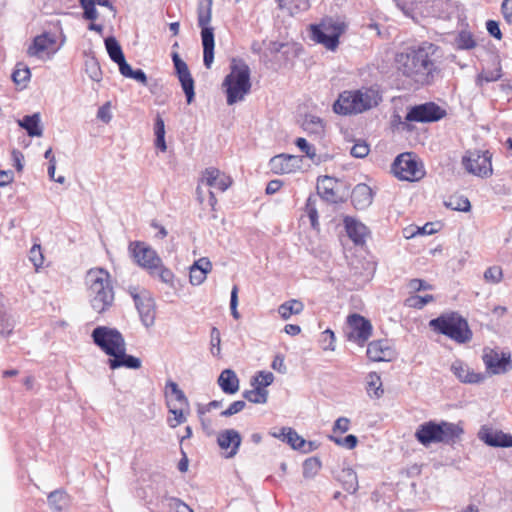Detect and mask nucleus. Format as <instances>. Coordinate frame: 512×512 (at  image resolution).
<instances>
[{
	"label": "nucleus",
	"instance_id": "36",
	"mask_svg": "<svg viewBox=\"0 0 512 512\" xmlns=\"http://www.w3.org/2000/svg\"><path fill=\"white\" fill-rule=\"evenodd\" d=\"M243 397L251 403L264 404L268 399V391L263 387L254 386V389L244 391Z\"/></svg>",
	"mask_w": 512,
	"mask_h": 512
},
{
	"label": "nucleus",
	"instance_id": "45",
	"mask_svg": "<svg viewBox=\"0 0 512 512\" xmlns=\"http://www.w3.org/2000/svg\"><path fill=\"white\" fill-rule=\"evenodd\" d=\"M166 389L169 390L171 395L175 397V400L181 405V406H188L189 401L187 397L185 396L184 392L179 388L178 384L173 381H168L166 383Z\"/></svg>",
	"mask_w": 512,
	"mask_h": 512
},
{
	"label": "nucleus",
	"instance_id": "15",
	"mask_svg": "<svg viewBox=\"0 0 512 512\" xmlns=\"http://www.w3.org/2000/svg\"><path fill=\"white\" fill-rule=\"evenodd\" d=\"M445 115L437 104L428 102L410 108L405 119L409 122H434Z\"/></svg>",
	"mask_w": 512,
	"mask_h": 512
},
{
	"label": "nucleus",
	"instance_id": "56",
	"mask_svg": "<svg viewBox=\"0 0 512 512\" xmlns=\"http://www.w3.org/2000/svg\"><path fill=\"white\" fill-rule=\"evenodd\" d=\"M155 274H158L160 280L163 283L169 284L171 286L173 285L174 274L170 269L165 268L162 263L160 264V268L155 271Z\"/></svg>",
	"mask_w": 512,
	"mask_h": 512
},
{
	"label": "nucleus",
	"instance_id": "61",
	"mask_svg": "<svg viewBox=\"0 0 512 512\" xmlns=\"http://www.w3.org/2000/svg\"><path fill=\"white\" fill-rule=\"evenodd\" d=\"M408 287L413 292L431 289V285L427 284L425 281H423L421 279H412V280H410L409 284H408Z\"/></svg>",
	"mask_w": 512,
	"mask_h": 512
},
{
	"label": "nucleus",
	"instance_id": "8",
	"mask_svg": "<svg viewBox=\"0 0 512 512\" xmlns=\"http://www.w3.org/2000/svg\"><path fill=\"white\" fill-rule=\"evenodd\" d=\"M91 337L94 344L110 357L126 344L124 337L117 329L107 326L96 327Z\"/></svg>",
	"mask_w": 512,
	"mask_h": 512
},
{
	"label": "nucleus",
	"instance_id": "46",
	"mask_svg": "<svg viewBox=\"0 0 512 512\" xmlns=\"http://www.w3.org/2000/svg\"><path fill=\"white\" fill-rule=\"evenodd\" d=\"M368 391L373 390L374 394L377 398L381 397L383 394V389L381 388V378L376 372H372L368 375Z\"/></svg>",
	"mask_w": 512,
	"mask_h": 512
},
{
	"label": "nucleus",
	"instance_id": "63",
	"mask_svg": "<svg viewBox=\"0 0 512 512\" xmlns=\"http://www.w3.org/2000/svg\"><path fill=\"white\" fill-rule=\"evenodd\" d=\"M349 424L350 420L348 418L340 417L335 421L333 430L334 432L339 431L341 433H345L349 430Z\"/></svg>",
	"mask_w": 512,
	"mask_h": 512
},
{
	"label": "nucleus",
	"instance_id": "39",
	"mask_svg": "<svg viewBox=\"0 0 512 512\" xmlns=\"http://www.w3.org/2000/svg\"><path fill=\"white\" fill-rule=\"evenodd\" d=\"M85 71L91 80L100 82L102 80V71L98 60L90 56L85 60Z\"/></svg>",
	"mask_w": 512,
	"mask_h": 512
},
{
	"label": "nucleus",
	"instance_id": "16",
	"mask_svg": "<svg viewBox=\"0 0 512 512\" xmlns=\"http://www.w3.org/2000/svg\"><path fill=\"white\" fill-rule=\"evenodd\" d=\"M135 306L139 312L144 326L151 327L155 321V303L147 291L137 292L136 289L130 290Z\"/></svg>",
	"mask_w": 512,
	"mask_h": 512
},
{
	"label": "nucleus",
	"instance_id": "32",
	"mask_svg": "<svg viewBox=\"0 0 512 512\" xmlns=\"http://www.w3.org/2000/svg\"><path fill=\"white\" fill-rule=\"evenodd\" d=\"M279 6L286 9L291 16L306 12L311 7L310 0H279Z\"/></svg>",
	"mask_w": 512,
	"mask_h": 512
},
{
	"label": "nucleus",
	"instance_id": "44",
	"mask_svg": "<svg viewBox=\"0 0 512 512\" xmlns=\"http://www.w3.org/2000/svg\"><path fill=\"white\" fill-rule=\"evenodd\" d=\"M434 297L432 295L425 296H410L405 300V305L411 308L422 309L425 305L432 302Z\"/></svg>",
	"mask_w": 512,
	"mask_h": 512
},
{
	"label": "nucleus",
	"instance_id": "50",
	"mask_svg": "<svg viewBox=\"0 0 512 512\" xmlns=\"http://www.w3.org/2000/svg\"><path fill=\"white\" fill-rule=\"evenodd\" d=\"M502 276H503L502 269L499 266L489 267L484 272V279L487 282H490L493 284L499 283L502 279Z\"/></svg>",
	"mask_w": 512,
	"mask_h": 512
},
{
	"label": "nucleus",
	"instance_id": "20",
	"mask_svg": "<svg viewBox=\"0 0 512 512\" xmlns=\"http://www.w3.org/2000/svg\"><path fill=\"white\" fill-rule=\"evenodd\" d=\"M299 158L293 155L280 154L269 161L270 170L275 174H288L299 168Z\"/></svg>",
	"mask_w": 512,
	"mask_h": 512
},
{
	"label": "nucleus",
	"instance_id": "28",
	"mask_svg": "<svg viewBox=\"0 0 512 512\" xmlns=\"http://www.w3.org/2000/svg\"><path fill=\"white\" fill-rule=\"evenodd\" d=\"M351 201L356 209H364L372 203V190L366 184H358L352 191Z\"/></svg>",
	"mask_w": 512,
	"mask_h": 512
},
{
	"label": "nucleus",
	"instance_id": "22",
	"mask_svg": "<svg viewBox=\"0 0 512 512\" xmlns=\"http://www.w3.org/2000/svg\"><path fill=\"white\" fill-rule=\"evenodd\" d=\"M451 371L459 379V381L463 383H481L486 378L485 374L475 372L467 364L460 360H456L452 363Z\"/></svg>",
	"mask_w": 512,
	"mask_h": 512
},
{
	"label": "nucleus",
	"instance_id": "7",
	"mask_svg": "<svg viewBox=\"0 0 512 512\" xmlns=\"http://www.w3.org/2000/svg\"><path fill=\"white\" fill-rule=\"evenodd\" d=\"M346 24L340 19L324 18L319 24L310 26L311 39L322 44L326 49L335 51L339 38L346 30Z\"/></svg>",
	"mask_w": 512,
	"mask_h": 512
},
{
	"label": "nucleus",
	"instance_id": "59",
	"mask_svg": "<svg viewBox=\"0 0 512 512\" xmlns=\"http://www.w3.org/2000/svg\"><path fill=\"white\" fill-rule=\"evenodd\" d=\"M97 118L104 123H109L111 121L112 115L110 112V102L105 103L98 109Z\"/></svg>",
	"mask_w": 512,
	"mask_h": 512
},
{
	"label": "nucleus",
	"instance_id": "6",
	"mask_svg": "<svg viewBox=\"0 0 512 512\" xmlns=\"http://www.w3.org/2000/svg\"><path fill=\"white\" fill-rule=\"evenodd\" d=\"M213 0H199L197 7L198 26L201 28L203 46V62L207 69L211 68L214 60V29L209 25L212 18Z\"/></svg>",
	"mask_w": 512,
	"mask_h": 512
},
{
	"label": "nucleus",
	"instance_id": "3",
	"mask_svg": "<svg viewBox=\"0 0 512 512\" xmlns=\"http://www.w3.org/2000/svg\"><path fill=\"white\" fill-rule=\"evenodd\" d=\"M382 98L379 92L373 88H361L342 92L333 105L337 114H360L376 107Z\"/></svg>",
	"mask_w": 512,
	"mask_h": 512
},
{
	"label": "nucleus",
	"instance_id": "13",
	"mask_svg": "<svg viewBox=\"0 0 512 512\" xmlns=\"http://www.w3.org/2000/svg\"><path fill=\"white\" fill-rule=\"evenodd\" d=\"M130 248L138 265L149 270L150 274L154 275L155 271L160 268L162 261L156 251L141 242L131 243Z\"/></svg>",
	"mask_w": 512,
	"mask_h": 512
},
{
	"label": "nucleus",
	"instance_id": "31",
	"mask_svg": "<svg viewBox=\"0 0 512 512\" xmlns=\"http://www.w3.org/2000/svg\"><path fill=\"white\" fill-rule=\"evenodd\" d=\"M273 436L287 442L294 450L301 451V448L305 446V439L290 427L282 428L280 434L274 433Z\"/></svg>",
	"mask_w": 512,
	"mask_h": 512
},
{
	"label": "nucleus",
	"instance_id": "26",
	"mask_svg": "<svg viewBox=\"0 0 512 512\" xmlns=\"http://www.w3.org/2000/svg\"><path fill=\"white\" fill-rule=\"evenodd\" d=\"M393 351L387 341L376 340L368 344L367 356L374 362L389 361L392 358Z\"/></svg>",
	"mask_w": 512,
	"mask_h": 512
},
{
	"label": "nucleus",
	"instance_id": "5",
	"mask_svg": "<svg viewBox=\"0 0 512 512\" xmlns=\"http://www.w3.org/2000/svg\"><path fill=\"white\" fill-rule=\"evenodd\" d=\"M429 325L458 343L469 342L472 338L467 320L456 312L442 314L432 319Z\"/></svg>",
	"mask_w": 512,
	"mask_h": 512
},
{
	"label": "nucleus",
	"instance_id": "35",
	"mask_svg": "<svg viewBox=\"0 0 512 512\" xmlns=\"http://www.w3.org/2000/svg\"><path fill=\"white\" fill-rule=\"evenodd\" d=\"M105 46L109 57L116 64L125 58L120 44L114 37L106 38Z\"/></svg>",
	"mask_w": 512,
	"mask_h": 512
},
{
	"label": "nucleus",
	"instance_id": "42",
	"mask_svg": "<svg viewBox=\"0 0 512 512\" xmlns=\"http://www.w3.org/2000/svg\"><path fill=\"white\" fill-rule=\"evenodd\" d=\"M335 341L336 337L332 330L326 329L320 334L319 343L321 348L324 351H334L335 350Z\"/></svg>",
	"mask_w": 512,
	"mask_h": 512
},
{
	"label": "nucleus",
	"instance_id": "48",
	"mask_svg": "<svg viewBox=\"0 0 512 512\" xmlns=\"http://www.w3.org/2000/svg\"><path fill=\"white\" fill-rule=\"evenodd\" d=\"M210 338H211L210 339V345H211L210 351L213 356H219L221 353V347H220L221 335H220V331L218 330V328L213 327L211 329Z\"/></svg>",
	"mask_w": 512,
	"mask_h": 512
},
{
	"label": "nucleus",
	"instance_id": "58",
	"mask_svg": "<svg viewBox=\"0 0 512 512\" xmlns=\"http://www.w3.org/2000/svg\"><path fill=\"white\" fill-rule=\"evenodd\" d=\"M207 274L204 271L190 268V283L192 285H200L206 279Z\"/></svg>",
	"mask_w": 512,
	"mask_h": 512
},
{
	"label": "nucleus",
	"instance_id": "29",
	"mask_svg": "<svg viewBox=\"0 0 512 512\" xmlns=\"http://www.w3.org/2000/svg\"><path fill=\"white\" fill-rule=\"evenodd\" d=\"M218 385L225 394H235L239 390V378L232 369H224L218 377Z\"/></svg>",
	"mask_w": 512,
	"mask_h": 512
},
{
	"label": "nucleus",
	"instance_id": "52",
	"mask_svg": "<svg viewBox=\"0 0 512 512\" xmlns=\"http://www.w3.org/2000/svg\"><path fill=\"white\" fill-rule=\"evenodd\" d=\"M330 439L334 441L337 445L346 447L348 449H353L356 447L358 443V439L355 435H347L344 438H337L331 436Z\"/></svg>",
	"mask_w": 512,
	"mask_h": 512
},
{
	"label": "nucleus",
	"instance_id": "25",
	"mask_svg": "<svg viewBox=\"0 0 512 512\" xmlns=\"http://www.w3.org/2000/svg\"><path fill=\"white\" fill-rule=\"evenodd\" d=\"M47 504L51 512H70L71 498L66 491L58 489L48 494Z\"/></svg>",
	"mask_w": 512,
	"mask_h": 512
},
{
	"label": "nucleus",
	"instance_id": "41",
	"mask_svg": "<svg viewBox=\"0 0 512 512\" xmlns=\"http://www.w3.org/2000/svg\"><path fill=\"white\" fill-rule=\"evenodd\" d=\"M321 468V461L317 457H311L303 463V476L313 478Z\"/></svg>",
	"mask_w": 512,
	"mask_h": 512
},
{
	"label": "nucleus",
	"instance_id": "14",
	"mask_svg": "<svg viewBox=\"0 0 512 512\" xmlns=\"http://www.w3.org/2000/svg\"><path fill=\"white\" fill-rule=\"evenodd\" d=\"M482 360L491 374H502L512 369L510 353H499L495 349L485 348Z\"/></svg>",
	"mask_w": 512,
	"mask_h": 512
},
{
	"label": "nucleus",
	"instance_id": "27",
	"mask_svg": "<svg viewBox=\"0 0 512 512\" xmlns=\"http://www.w3.org/2000/svg\"><path fill=\"white\" fill-rule=\"evenodd\" d=\"M344 225L349 238L355 244H362L365 241V237L368 233L367 227L352 217L344 218Z\"/></svg>",
	"mask_w": 512,
	"mask_h": 512
},
{
	"label": "nucleus",
	"instance_id": "24",
	"mask_svg": "<svg viewBox=\"0 0 512 512\" xmlns=\"http://www.w3.org/2000/svg\"><path fill=\"white\" fill-rule=\"evenodd\" d=\"M108 365L112 370L120 367L139 369L141 367V360L133 355L127 354L125 345L108 360Z\"/></svg>",
	"mask_w": 512,
	"mask_h": 512
},
{
	"label": "nucleus",
	"instance_id": "57",
	"mask_svg": "<svg viewBox=\"0 0 512 512\" xmlns=\"http://www.w3.org/2000/svg\"><path fill=\"white\" fill-rule=\"evenodd\" d=\"M169 506L173 512H193L187 504L177 498H171Z\"/></svg>",
	"mask_w": 512,
	"mask_h": 512
},
{
	"label": "nucleus",
	"instance_id": "38",
	"mask_svg": "<svg viewBox=\"0 0 512 512\" xmlns=\"http://www.w3.org/2000/svg\"><path fill=\"white\" fill-rule=\"evenodd\" d=\"M30 76V69L27 66H24L23 64L19 63L17 64L16 69L12 73V80L18 87L24 88L26 87L30 79Z\"/></svg>",
	"mask_w": 512,
	"mask_h": 512
},
{
	"label": "nucleus",
	"instance_id": "11",
	"mask_svg": "<svg viewBox=\"0 0 512 512\" xmlns=\"http://www.w3.org/2000/svg\"><path fill=\"white\" fill-rule=\"evenodd\" d=\"M371 334L372 325L369 320L359 314H351L348 316L346 336L349 341L363 346L370 338Z\"/></svg>",
	"mask_w": 512,
	"mask_h": 512
},
{
	"label": "nucleus",
	"instance_id": "23",
	"mask_svg": "<svg viewBox=\"0 0 512 512\" xmlns=\"http://www.w3.org/2000/svg\"><path fill=\"white\" fill-rule=\"evenodd\" d=\"M441 427L438 423L429 421L419 426L415 433L416 439L423 445L427 446L431 443L441 442L443 438L440 437Z\"/></svg>",
	"mask_w": 512,
	"mask_h": 512
},
{
	"label": "nucleus",
	"instance_id": "43",
	"mask_svg": "<svg viewBox=\"0 0 512 512\" xmlns=\"http://www.w3.org/2000/svg\"><path fill=\"white\" fill-rule=\"evenodd\" d=\"M344 489L349 493H355L358 490L357 475L352 469L343 470Z\"/></svg>",
	"mask_w": 512,
	"mask_h": 512
},
{
	"label": "nucleus",
	"instance_id": "51",
	"mask_svg": "<svg viewBox=\"0 0 512 512\" xmlns=\"http://www.w3.org/2000/svg\"><path fill=\"white\" fill-rule=\"evenodd\" d=\"M457 44L461 49H472L476 45L472 35L466 31H463L459 34Z\"/></svg>",
	"mask_w": 512,
	"mask_h": 512
},
{
	"label": "nucleus",
	"instance_id": "12",
	"mask_svg": "<svg viewBox=\"0 0 512 512\" xmlns=\"http://www.w3.org/2000/svg\"><path fill=\"white\" fill-rule=\"evenodd\" d=\"M64 41L65 37L58 43L57 35L50 32L34 37V58L44 62L50 60L60 50Z\"/></svg>",
	"mask_w": 512,
	"mask_h": 512
},
{
	"label": "nucleus",
	"instance_id": "19",
	"mask_svg": "<svg viewBox=\"0 0 512 512\" xmlns=\"http://www.w3.org/2000/svg\"><path fill=\"white\" fill-rule=\"evenodd\" d=\"M201 184H205L208 187H212L223 192L230 187L232 180L219 169L210 167L204 170Z\"/></svg>",
	"mask_w": 512,
	"mask_h": 512
},
{
	"label": "nucleus",
	"instance_id": "62",
	"mask_svg": "<svg viewBox=\"0 0 512 512\" xmlns=\"http://www.w3.org/2000/svg\"><path fill=\"white\" fill-rule=\"evenodd\" d=\"M486 28L491 36L495 37L496 39H501L502 33L498 22L494 20H488L486 23Z\"/></svg>",
	"mask_w": 512,
	"mask_h": 512
},
{
	"label": "nucleus",
	"instance_id": "10",
	"mask_svg": "<svg viewBox=\"0 0 512 512\" xmlns=\"http://www.w3.org/2000/svg\"><path fill=\"white\" fill-rule=\"evenodd\" d=\"M462 164L468 173L478 177L487 178L493 172L489 151H467L462 158Z\"/></svg>",
	"mask_w": 512,
	"mask_h": 512
},
{
	"label": "nucleus",
	"instance_id": "4",
	"mask_svg": "<svg viewBox=\"0 0 512 512\" xmlns=\"http://www.w3.org/2000/svg\"><path fill=\"white\" fill-rule=\"evenodd\" d=\"M223 86L226 88L228 105L242 101L244 96L250 92V68L244 60L232 59L230 73L225 77Z\"/></svg>",
	"mask_w": 512,
	"mask_h": 512
},
{
	"label": "nucleus",
	"instance_id": "2",
	"mask_svg": "<svg viewBox=\"0 0 512 512\" xmlns=\"http://www.w3.org/2000/svg\"><path fill=\"white\" fill-rule=\"evenodd\" d=\"M91 308L98 314L108 311L114 303L110 274L103 268H92L85 276Z\"/></svg>",
	"mask_w": 512,
	"mask_h": 512
},
{
	"label": "nucleus",
	"instance_id": "40",
	"mask_svg": "<svg viewBox=\"0 0 512 512\" xmlns=\"http://www.w3.org/2000/svg\"><path fill=\"white\" fill-rule=\"evenodd\" d=\"M445 205L455 211L468 212L471 209L468 198L459 195L451 196L448 201L445 202Z\"/></svg>",
	"mask_w": 512,
	"mask_h": 512
},
{
	"label": "nucleus",
	"instance_id": "30",
	"mask_svg": "<svg viewBox=\"0 0 512 512\" xmlns=\"http://www.w3.org/2000/svg\"><path fill=\"white\" fill-rule=\"evenodd\" d=\"M481 439L492 447H512V436L503 432L487 431Z\"/></svg>",
	"mask_w": 512,
	"mask_h": 512
},
{
	"label": "nucleus",
	"instance_id": "18",
	"mask_svg": "<svg viewBox=\"0 0 512 512\" xmlns=\"http://www.w3.org/2000/svg\"><path fill=\"white\" fill-rule=\"evenodd\" d=\"M242 437L235 429H226L221 431L217 437V443L222 450L227 451L226 457H234L241 445Z\"/></svg>",
	"mask_w": 512,
	"mask_h": 512
},
{
	"label": "nucleus",
	"instance_id": "21",
	"mask_svg": "<svg viewBox=\"0 0 512 512\" xmlns=\"http://www.w3.org/2000/svg\"><path fill=\"white\" fill-rule=\"evenodd\" d=\"M337 179L330 176H320L317 182V194L324 201L338 203L341 198L336 192Z\"/></svg>",
	"mask_w": 512,
	"mask_h": 512
},
{
	"label": "nucleus",
	"instance_id": "33",
	"mask_svg": "<svg viewBox=\"0 0 512 512\" xmlns=\"http://www.w3.org/2000/svg\"><path fill=\"white\" fill-rule=\"evenodd\" d=\"M304 309V305L301 301L292 299L281 304L278 308V312L282 319L288 320L292 315L300 314Z\"/></svg>",
	"mask_w": 512,
	"mask_h": 512
},
{
	"label": "nucleus",
	"instance_id": "9",
	"mask_svg": "<svg viewBox=\"0 0 512 512\" xmlns=\"http://www.w3.org/2000/svg\"><path fill=\"white\" fill-rule=\"evenodd\" d=\"M392 171L400 180L418 181L424 175L423 165L411 153H402L392 164Z\"/></svg>",
	"mask_w": 512,
	"mask_h": 512
},
{
	"label": "nucleus",
	"instance_id": "34",
	"mask_svg": "<svg viewBox=\"0 0 512 512\" xmlns=\"http://www.w3.org/2000/svg\"><path fill=\"white\" fill-rule=\"evenodd\" d=\"M439 427H441L440 437L443 438L441 442L445 443L454 441V439L458 438L463 432V430L454 423L441 422L439 423Z\"/></svg>",
	"mask_w": 512,
	"mask_h": 512
},
{
	"label": "nucleus",
	"instance_id": "53",
	"mask_svg": "<svg viewBox=\"0 0 512 512\" xmlns=\"http://www.w3.org/2000/svg\"><path fill=\"white\" fill-rule=\"evenodd\" d=\"M369 151L370 148L366 142H356L352 146L350 153L355 158H364L369 154Z\"/></svg>",
	"mask_w": 512,
	"mask_h": 512
},
{
	"label": "nucleus",
	"instance_id": "37",
	"mask_svg": "<svg viewBox=\"0 0 512 512\" xmlns=\"http://www.w3.org/2000/svg\"><path fill=\"white\" fill-rule=\"evenodd\" d=\"M303 128L309 134L321 135L324 132V124L317 116H307L303 122Z\"/></svg>",
	"mask_w": 512,
	"mask_h": 512
},
{
	"label": "nucleus",
	"instance_id": "1",
	"mask_svg": "<svg viewBox=\"0 0 512 512\" xmlns=\"http://www.w3.org/2000/svg\"><path fill=\"white\" fill-rule=\"evenodd\" d=\"M440 59L439 47L430 42H423L417 47L397 54L395 61L398 71L416 83L425 85L432 83L439 74Z\"/></svg>",
	"mask_w": 512,
	"mask_h": 512
},
{
	"label": "nucleus",
	"instance_id": "54",
	"mask_svg": "<svg viewBox=\"0 0 512 512\" xmlns=\"http://www.w3.org/2000/svg\"><path fill=\"white\" fill-rule=\"evenodd\" d=\"M169 412L174 415L173 420H171V419L168 420L170 427L175 428L176 426L186 422L187 418L184 415L182 408L170 407Z\"/></svg>",
	"mask_w": 512,
	"mask_h": 512
},
{
	"label": "nucleus",
	"instance_id": "55",
	"mask_svg": "<svg viewBox=\"0 0 512 512\" xmlns=\"http://www.w3.org/2000/svg\"><path fill=\"white\" fill-rule=\"evenodd\" d=\"M246 406V403L242 400L234 401L230 406L221 412V416L230 417L234 414L241 412Z\"/></svg>",
	"mask_w": 512,
	"mask_h": 512
},
{
	"label": "nucleus",
	"instance_id": "47",
	"mask_svg": "<svg viewBox=\"0 0 512 512\" xmlns=\"http://www.w3.org/2000/svg\"><path fill=\"white\" fill-rule=\"evenodd\" d=\"M274 381V375L271 372L261 371L253 378L252 385L259 386L266 389Z\"/></svg>",
	"mask_w": 512,
	"mask_h": 512
},
{
	"label": "nucleus",
	"instance_id": "17",
	"mask_svg": "<svg viewBox=\"0 0 512 512\" xmlns=\"http://www.w3.org/2000/svg\"><path fill=\"white\" fill-rule=\"evenodd\" d=\"M172 60L174 63L177 77L186 95L187 103L190 104L192 103L195 96L194 80L191 76L187 64L180 58V56L177 53L172 54Z\"/></svg>",
	"mask_w": 512,
	"mask_h": 512
},
{
	"label": "nucleus",
	"instance_id": "49",
	"mask_svg": "<svg viewBox=\"0 0 512 512\" xmlns=\"http://www.w3.org/2000/svg\"><path fill=\"white\" fill-rule=\"evenodd\" d=\"M296 146L311 160L316 158V149L310 145L305 138H297L295 141Z\"/></svg>",
	"mask_w": 512,
	"mask_h": 512
},
{
	"label": "nucleus",
	"instance_id": "60",
	"mask_svg": "<svg viewBox=\"0 0 512 512\" xmlns=\"http://www.w3.org/2000/svg\"><path fill=\"white\" fill-rule=\"evenodd\" d=\"M211 268H212V264H211L210 260L206 257L198 259L191 266V269H198V270L204 271L206 274L209 271H211Z\"/></svg>",
	"mask_w": 512,
	"mask_h": 512
},
{
	"label": "nucleus",
	"instance_id": "64",
	"mask_svg": "<svg viewBox=\"0 0 512 512\" xmlns=\"http://www.w3.org/2000/svg\"><path fill=\"white\" fill-rule=\"evenodd\" d=\"M501 8L506 21L512 23V0H504Z\"/></svg>",
	"mask_w": 512,
	"mask_h": 512
}]
</instances>
